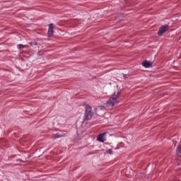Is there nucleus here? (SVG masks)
Wrapping results in <instances>:
<instances>
[{
    "label": "nucleus",
    "mask_w": 181,
    "mask_h": 181,
    "mask_svg": "<svg viewBox=\"0 0 181 181\" xmlns=\"http://www.w3.org/2000/svg\"><path fill=\"white\" fill-rule=\"evenodd\" d=\"M18 49H23V47H26V45H18L17 46Z\"/></svg>",
    "instance_id": "obj_8"
},
{
    "label": "nucleus",
    "mask_w": 181,
    "mask_h": 181,
    "mask_svg": "<svg viewBox=\"0 0 181 181\" xmlns=\"http://www.w3.org/2000/svg\"><path fill=\"white\" fill-rule=\"evenodd\" d=\"M119 93V90L115 92L112 97L110 98L107 100V103L105 105L106 108H107L108 110H111L112 107H114L116 104H118V103H119V100H118Z\"/></svg>",
    "instance_id": "obj_1"
},
{
    "label": "nucleus",
    "mask_w": 181,
    "mask_h": 181,
    "mask_svg": "<svg viewBox=\"0 0 181 181\" xmlns=\"http://www.w3.org/2000/svg\"><path fill=\"white\" fill-rule=\"evenodd\" d=\"M54 136H55V138H59V134H55Z\"/></svg>",
    "instance_id": "obj_10"
},
{
    "label": "nucleus",
    "mask_w": 181,
    "mask_h": 181,
    "mask_svg": "<svg viewBox=\"0 0 181 181\" xmlns=\"http://www.w3.org/2000/svg\"><path fill=\"white\" fill-rule=\"evenodd\" d=\"M30 45H31V46H33V45H37V43H35V42H31Z\"/></svg>",
    "instance_id": "obj_9"
},
{
    "label": "nucleus",
    "mask_w": 181,
    "mask_h": 181,
    "mask_svg": "<svg viewBox=\"0 0 181 181\" xmlns=\"http://www.w3.org/2000/svg\"><path fill=\"white\" fill-rule=\"evenodd\" d=\"M168 29H169V25H165L161 26L158 33L159 36H162L163 33H165V32L168 30Z\"/></svg>",
    "instance_id": "obj_3"
},
{
    "label": "nucleus",
    "mask_w": 181,
    "mask_h": 181,
    "mask_svg": "<svg viewBox=\"0 0 181 181\" xmlns=\"http://www.w3.org/2000/svg\"><path fill=\"white\" fill-rule=\"evenodd\" d=\"M105 133H103L101 134H99L98 136V141L99 142H104V141H105Z\"/></svg>",
    "instance_id": "obj_6"
},
{
    "label": "nucleus",
    "mask_w": 181,
    "mask_h": 181,
    "mask_svg": "<svg viewBox=\"0 0 181 181\" xmlns=\"http://www.w3.org/2000/svg\"><path fill=\"white\" fill-rule=\"evenodd\" d=\"M105 110H107L105 105L103 106H99L96 108L95 112L98 115H103V114L105 112Z\"/></svg>",
    "instance_id": "obj_2"
},
{
    "label": "nucleus",
    "mask_w": 181,
    "mask_h": 181,
    "mask_svg": "<svg viewBox=\"0 0 181 181\" xmlns=\"http://www.w3.org/2000/svg\"><path fill=\"white\" fill-rule=\"evenodd\" d=\"M91 108L89 107V110L86 111V117L84 121H88V119H91V117H93V112H90Z\"/></svg>",
    "instance_id": "obj_4"
},
{
    "label": "nucleus",
    "mask_w": 181,
    "mask_h": 181,
    "mask_svg": "<svg viewBox=\"0 0 181 181\" xmlns=\"http://www.w3.org/2000/svg\"><path fill=\"white\" fill-rule=\"evenodd\" d=\"M143 66L144 67H146V69H148L149 67L152 66V64L151 62H149L148 61H145L144 62H143Z\"/></svg>",
    "instance_id": "obj_7"
},
{
    "label": "nucleus",
    "mask_w": 181,
    "mask_h": 181,
    "mask_svg": "<svg viewBox=\"0 0 181 181\" xmlns=\"http://www.w3.org/2000/svg\"><path fill=\"white\" fill-rule=\"evenodd\" d=\"M123 76H124V77H125V75L123 74Z\"/></svg>",
    "instance_id": "obj_11"
},
{
    "label": "nucleus",
    "mask_w": 181,
    "mask_h": 181,
    "mask_svg": "<svg viewBox=\"0 0 181 181\" xmlns=\"http://www.w3.org/2000/svg\"><path fill=\"white\" fill-rule=\"evenodd\" d=\"M54 28V25L49 24V30H48V35L49 37L53 36V28Z\"/></svg>",
    "instance_id": "obj_5"
}]
</instances>
